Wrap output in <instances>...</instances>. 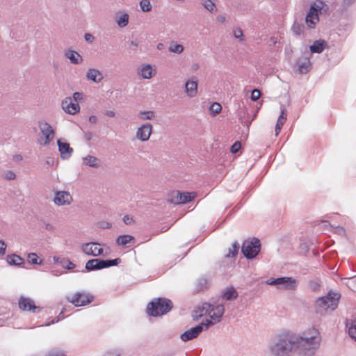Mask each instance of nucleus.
I'll list each match as a JSON object with an SVG mask.
<instances>
[{
    "label": "nucleus",
    "instance_id": "nucleus-2",
    "mask_svg": "<svg viewBox=\"0 0 356 356\" xmlns=\"http://www.w3.org/2000/svg\"><path fill=\"white\" fill-rule=\"evenodd\" d=\"M225 308L222 305H218L215 307L209 303H203L202 306L197 307L194 310V317L198 318L205 315H208L210 320H207L204 323L206 327L219 322L224 313Z\"/></svg>",
    "mask_w": 356,
    "mask_h": 356
},
{
    "label": "nucleus",
    "instance_id": "nucleus-3",
    "mask_svg": "<svg viewBox=\"0 0 356 356\" xmlns=\"http://www.w3.org/2000/svg\"><path fill=\"white\" fill-rule=\"evenodd\" d=\"M172 302L166 298H155L147 307V312L149 316H159L171 310Z\"/></svg>",
    "mask_w": 356,
    "mask_h": 356
},
{
    "label": "nucleus",
    "instance_id": "nucleus-34",
    "mask_svg": "<svg viewBox=\"0 0 356 356\" xmlns=\"http://www.w3.org/2000/svg\"><path fill=\"white\" fill-rule=\"evenodd\" d=\"M154 116V113L151 111L140 112L138 114V117L142 120H151Z\"/></svg>",
    "mask_w": 356,
    "mask_h": 356
},
{
    "label": "nucleus",
    "instance_id": "nucleus-54",
    "mask_svg": "<svg viewBox=\"0 0 356 356\" xmlns=\"http://www.w3.org/2000/svg\"><path fill=\"white\" fill-rule=\"evenodd\" d=\"M62 355H63V353H58V354H56V355H54V356H62Z\"/></svg>",
    "mask_w": 356,
    "mask_h": 356
},
{
    "label": "nucleus",
    "instance_id": "nucleus-10",
    "mask_svg": "<svg viewBox=\"0 0 356 356\" xmlns=\"http://www.w3.org/2000/svg\"><path fill=\"white\" fill-rule=\"evenodd\" d=\"M19 307L22 311L31 312L33 313H38L41 308L35 305L34 301L26 297H20L18 301Z\"/></svg>",
    "mask_w": 356,
    "mask_h": 356
},
{
    "label": "nucleus",
    "instance_id": "nucleus-7",
    "mask_svg": "<svg viewBox=\"0 0 356 356\" xmlns=\"http://www.w3.org/2000/svg\"><path fill=\"white\" fill-rule=\"evenodd\" d=\"M260 241L257 238L245 241L242 246V252L247 258L255 257L260 251Z\"/></svg>",
    "mask_w": 356,
    "mask_h": 356
},
{
    "label": "nucleus",
    "instance_id": "nucleus-25",
    "mask_svg": "<svg viewBox=\"0 0 356 356\" xmlns=\"http://www.w3.org/2000/svg\"><path fill=\"white\" fill-rule=\"evenodd\" d=\"M134 240V238L131 235H121L117 238L116 243L118 245L124 246Z\"/></svg>",
    "mask_w": 356,
    "mask_h": 356
},
{
    "label": "nucleus",
    "instance_id": "nucleus-43",
    "mask_svg": "<svg viewBox=\"0 0 356 356\" xmlns=\"http://www.w3.org/2000/svg\"><path fill=\"white\" fill-rule=\"evenodd\" d=\"M5 178L8 180L14 179L15 178V174L12 171H8L5 174Z\"/></svg>",
    "mask_w": 356,
    "mask_h": 356
},
{
    "label": "nucleus",
    "instance_id": "nucleus-44",
    "mask_svg": "<svg viewBox=\"0 0 356 356\" xmlns=\"http://www.w3.org/2000/svg\"><path fill=\"white\" fill-rule=\"evenodd\" d=\"M234 36L243 40V32L241 29H236L234 31Z\"/></svg>",
    "mask_w": 356,
    "mask_h": 356
},
{
    "label": "nucleus",
    "instance_id": "nucleus-19",
    "mask_svg": "<svg viewBox=\"0 0 356 356\" xmlns=\"http://www.w3.org/2000/svg\"><path fill=\"white\" fill-rule=\"evenodd\" d=\"M287 118V113L285 109H282L276 123L275 126V136H277L282 130L283 124L286 122Z\"/></svg>",
    "mask_w": 356,
    "mask_h": 356
},
{
    "label": "nucleus",
    "instance_id": "nucleus-6",
    "mask_svg": "<svg viewBox=\"0 0 356 356\" xmlns=\"http://www.w3.org/2000/svg\"><path fill=\"white\" fill-rule=\"evenodd\" d=\"M323 2L319 1L315 2L310 8L306 16V24L309 28H314L319 21V14L321 13Z\"/></svg>",
    "mask_w": 356,
    "mask_h": 356
},
{
    "label": "nucleus",
    "instance_id": "nucleus-1",
    "mask_svg": "<svg viewBox=\"0 0 356 356\" xmlns=\"http://www.w3.org/2000/svg\"><path fill=\"white\" fill-rule=\"evenodd\" d=\"M303 337L286 334L281 337L279 341L272 347L275 355H285L296 348H299V356H312L314 349L319 345L321 337L315 328L305 332Z\"/></svg>",
    "mask_w": 356,
    "mask_h": 356
},
{
    "label": "nucleus",
    "instance_id": "nucleus-40",
    "mask_svg": "<svg viewBox=\"0 0 356 356\" xmlns=\"http://www.w3.org/2000/svg\"><path fill=\"white\" fill-rule=\"evenodd\" d=\"M261 96V92L258 89H254L251 92V99L253 102H255L259 99Z\"/></svg>",
    "mask_w": 356,
    "mask_h": 356
},
{
    "label": "nucleus",
    "instance_id": "nucleus-32",
    "mask_svg": "<svg viewBox=\"0 0 356 356\" xmlns=\"http://www.w3.org/2000/svg\"><path fill=\"white\" fill-rule=\"evenodd\" d=\"M140 6L143 12H149L152 10V4L149 0H141Z\"/></svg>",
    "mask_w": 356,
    "mask_h": 356
},
{
    "label": "nucleus",
    "instance_id": "nucleus-17",
    "mask_svg": "<svg viewBox=\"0 0 356 356\" xmlns=\"http://www.w3.org/2000/svg\"><path fill=\"white\" fill-rule=\"evenodd\" d=\"M185 91L188 97H195L197 92V81L196 78L192 77L185 84Z\"/></svg>",
    "mask_w": 356,
    "mask_h": 356
},
{
    "label": "nucleus",
    "instance_id": "nucleus-12",
    "mask_svg": "<svg viewBox=\"0 0 356 356\" xmlns=\"http://www.w3.org/2000/svg\"><path fill=\"white\" fill-rule=\"evenodd\" d=\"M62 107L66 113L72 115L79 113L80 110L79 105L72 102L70 97H67L62 102Z\"/></svg>",
    "mask_w": 356,
    "mask_h": 356
},
{
    "label": "nucleus",
    "instance_id": "nucleus-27",
    "mask_svg": "<svg viewBox=\"0 0 356 356\" xmlns=\"http://www.w3.org/2000/svg\"><path fill=\"white\" fill-rule=\"evenodd\" d=\"M170 201L175 204H182L181 193L177 191H173L170 195Z\"/></svg>",
    "mask_w": 356,
    "mask_h": 356
},
{
    "label": "nucleus",
    "instance_id": "nucleus-47",
    "mask_svg": "<svg viewBox=\"0 0 356 356\" xmlns=\"http://www.w3.org/2000/svg\"><path fill=\"white\" fill-rule=\"evenodd\" d=\"M65 263H66L65 267L67 269H72L75 267V265L72 261H70L69 260L65 261Z\"/></svg>",
    "mask_w": 356,
    "mask_h": 356
},
{
    "label": "nucleus",
    "instance_id": "nucleus-55",
    "mask_svg": "<svg viewBox=\"0 0 356 356\" xmlns=\"http://www.w3.org/2000/svg\"><path fill=\"white\" fill-rule=\"evenodd\" d=\"M58 258L57 257H54V261H56V262H58Z\"/></svg>",
    "mask_w": 356,
    "mask_h": 356
},
{
    "label": "nucleus",
    "instance_id": "nucleus-46",
    "mask_svg": "<svg viewBox=\"0 0 356 356\" xmlns=\"http://www.w3.org/2000/svg\"><path fill=\"white\" fill-rule=\"evenodd\" d=\"M83 95L81 92H76L73 95V98L76 102L80 101L82 99Z\"/></svg>",
    "mask_w": 356,
    "mask_h": 356
},
{
    "label": "nucleus",
    "instance_id": "nucleus-33",
    "mask_svg": "<svg viewBox=\"0 0 356 356\" xmlns=\"http://www.w3.org/2000/svg\"><path fill=\"white\" fill-rule=\"evenodd\" d=\"M23 259L18 255L13 254L9 257L8 262L14 265H20L22 263Z\"/></svg>",
    "mask_w": 356,
    "mask_h": 356
},
{
    "label": "nucleus",
    "instance_id": "nucleus-35",
    "mask_svg": "<svg viewBox=\"0 0 356 356\" xmlns=\"http://www.w3.org/2000/svg\"><path fill=\"white\" fill-rule=\"evenodd\" d=\"M169 50L173 53L180 54L184 51V47L181 44H174L170 46Z\"/></svg>",
    "mask_w": 356,
    "mask_h": 356
},
{
    "label": "nucleus",
    "instance_id": "nucleus-50",
    "mask_svg": "<svg viewBox=\"0 0 356 356\" xmlns=\"http://www.w3.org/2000/svg\"><path fill=\"white\" fill-rule=\"evenodd\" d=\"M104 356H119L115 352H108Z\"/></svg>",
    "mask_w": 356,
    "mask_h": 356
},
{
    "label": "nucleus",
    "instance_id": "nucleus-8",
    "mask_svg": "<svg viewBox=\"0 0 356 356\" xmlns=\"http://www.w3.org/2000/svg\"><path fill=\"white\" fill-rule=\"evenodd\" d=\"M120 259L113 260H101L99 259H93L88 261L86 264V269L88 271L99 270L118 264Z\"/></svg>",
    "mask_w": 356,
    "mask_h": 356
},
{
    "label": "nucleus",
    "instance_id": "nucleus-11",
    "mask_svg": "<svg viewBox=\"0 0 356 356\" xmlns=\"http://www.w3.org/2000/svg\"><path fill=\"white\" fill-rule=\"evenodd\" d=\"M82 251L87 255L97 257L102 254L103 249L101 245L97 243H86L81 247Z\"/></svg>",
    "mask_w": 356,
    "mask_h": 356
},
{
    "label": "nucleus",
    "instance_id": "nucleus-30",
    "mask_svg": "<svg viewBox=\"0 0 356 356\" xmlns=\"http://www.w3.org/2000/svg\"><path fill=\"white\" fill-rule=\"evenodd\" d=\"M129 15L127 13L121 15L117 20V24L120 27H124L128 24L129 22Z\"/></svg>",
    "mask_w": 356,
    "mask_h": 356
},
{
    "label": "nucleus",
    "instance_id": "nucleus-42",
    "mask_svg": "<svg viewBox=\"0 0 356 356\" xmlns=\"http://www.w3.org/2000/svg\"><path fill=\"white\" fill-rule=\"evenodd\" d=\"M123 222L126 225H131V224L134 223V219L133 216L126 215L123 218Z\"/></svg>",
    "mask_w": 356,
    "mask_h": 356
},
{
    "label": "nucleus",
    "instance_id": "nucleus-13",
    "mask_svg": "<svg viewBox=\"0 0 356 356\" xmlns=\"http://www.w3.org/2000/svg\"><path fill=\"white\" fill-rule=\"evenodd\" d=\"M203 325H197L195 327L186 331L181 335V339L184 341H187L197 337L203 330Z\"/></svg>",
    "mask_w": 356,
    "mask_h": 356
},
{
    "label": "nucleus",
    "instance_id": "nucleus-48",
    "mask_svg": "<svg viewBox=\"0 0 356 356\" xmlns=\"http://www.w3.org/2000/svg\"><path fill=\"white\" fill-rule=\"evenodd\" d=\"M85 39L88 42H92L94 40V37L91 34L86 33L85 35Z\"/></svg>",
    "mask_w": 356,
    "mask_h": 356
},
{
    "label": "nucleus",
    "instance_id": "nucleus-14",
    "mask_svg": "<svg viewBox=\"0 0 356 356\" xmlns=\"http://www.w3.org/2000/svg\"><path fill=\"white\" fill-rule=\"evenodd\" d=\"M152 130V127L150 124H145L138 129L136 136L139 140L146 141L149 138Z\"/></svg>",
    "mask_w": 356,
    "mask_h": 356
},
{
    "label": "nucleus",
    "instance_id": "nucleus-4",
    "mask_svg": "<svg viewBox=\"0 0 356 356\" xmlns=\"http://www.w3.org/2000/svg\"><path fill=\"white\" fill-rule=\"evenodd\" d=\"M340 298L339 293L330 291L326 296L316 302V312L323 314L328 309L334 310L338 306Z\"/></svg>",
    "mask_w": 356,
    "mask_h": 356
},
{
    "label": "nucleus",
    "instance_id": "nucleus-20",
    "mask_svg": "<svg viewBox=\"0 0 356 356\" xmlns=\"http://www.w3.org/2000/svg\"><path fill=\"white\" fill-rule=\"evenodd\" d=\"M295 280H292L291 277H280L276 280H274L270 282V284H286V287L289 289H294L295 288Z\"/></svg>",
    "mask_w": 356,
    "mask_h": 356
},
{
    "label": "nucleus",
    "instance_id": "nucleus-18",
    "mask_svg": "<svg viewBox=\"0 0 356 356\" xmlns=\"http://www.w3.org/2000/svg\"><path fill=\"white\" fill-rule=\"evenodd\" d=\"M238 297V292L234 286L227 287L222 293V298L225 300H232L236 299Z\"/></svg>",
    "mask_w": 356,
    "mask_h": 356
},
{
    "label": "nucleus",
    "instance_id": "nucleus-22",
    "mask_svg": "<svg viewBox=\"0 0 356 356\" xmlns=\"http://www.w3.org/2000/svg\"><path fill=\"white\" fill-rule=\"evenodd\" d=\"M140 74L144 79H150L154 75L155 70L150 65H145L141 67Z\"/></svg>",
    "mask_w": 356,
    "mask_h": 356
},
{
    "label": "nucleus",
    "instance_id": "nucleus-31",
    "mask_svg": "<svg viewBox=\"0 0 356 356\" xmlns=\"http://www.w3.org/2000/svg\"><path fill=\"white\" fill-rule=\"evenodd\" d=\"M221 110H222L221 105L217 102L213 103L209 107L210 113L213 115H216L220 113Z\"/></svg>",
    "mask_w": 356,
    "mask_h": 356
},
{
    "label": "nucleus",
    "instance_id": "nucleus-23",
    "mask_svg": "<svg viewBox=\"0 0 356 356\" xmlns=\"http://www.w3.org/2000/svg\"><path fill=\"white\" fill-rule=\"evenodd\" d=\"M325 45L326 42L324 40H316L310 46V50L313 53H321Z\"/></svg>",
    "mask_w": 356,
    "mask_h": 356
},
{
    "label": "nucleus",
    "instance_id": "nucleus-24",
    "mask_svg": "<svg viewBox=\"0 0 356 356\" xmlns=\"http://www.w3.org/2000/svg\"><path fill=\"white\" fill-rule=\"evenodd\" d=\"M311 69V63L308 58H305L298 65V71L300 74H306Z\"/></svg>",
    "mask_w": 356,
    "mask_h": 356
},
{
    "label": "nucleus",
    "instance_id": "nucleus-21",
    "mask_svg": "<svg viewBox=\"0 0 356 356\" xmlns=\"http://www.w3.org/2000/svg\"><path fill=\"white\" fill-rule=\"evenodd\" d=\"M87 78L94 82H99L102 80V74L97 70L90 69L87 72Z\"/></svg>",
    "mask_w": 356,
    "mask_h": 356
},
{
    "label": "nucleus",
    "instance_id": "nucleus-52",
    "mask_svg": "<svg viewBox=\"0 0 356 356\" xmlns=\"http://www.w3.org/2000/svg\"><path fill=\"white\" fill-rule=\"evenodd\" d=\"M218 20L221 22H224L225 20V18L224 17H218Z\"/></svg>",
    "mask_w": 356,
    "mask_h": 356
},
{
    "label": "nucleus",
    "instance_id": "nucleus-53",
    "mask_svg": "<svg viewBox=\"0 0 356 356\" xmlns=\"http://www.w3.org/2000/svg\"><path fill=\"white\" fill-rule=\"evenodd\" d=\"M108 115L111 117H113L114 116V113L113 111H109L108 112Z\"/></svg>",
    "mask_w": 356,
    "mask_h": 356
},
{
    "label": "nucleus",
    "instance_id": "nucleus-49",
    "mask_svg": "<svg viewBox=\"0 0 356 356\" xmlns=\"http://www.w3.org/2000/svg\"><path fill=\"white\" fill-rule=\"evenodd\" d=\"M97 117H96V116H95V115H92V116H90V117L89 118V121H90V122H91V123H95V122H97Z\"/></svg>",
    "mask_w": 356,
    "mask_h": 356
},
{
    "label": "nucleus",
    "instance_id": "nucleus-36",
    "mask_svg": "<svg viewBox=\"0 0 356 356\" xmlns=\"http://www.w3.org/2000/svg\"><path fill=\"white\" fill-rule=\"evenodd\" d=\"M29 261L33 264H41L42 261L38 262V257L35 253H30L28 255Z\"/></svg>",
    "mask_w": 356,
    "mask_h": 356
},
{
    "label": "nucleus",
    "instance_id": "nucleus-28",
    "mask_svg": "<svg viewBox=\"0 0 356 356\" xmlns=\"http://www.w3.org/2000/svg\"><path fill=\"white\" fill-rule=\"evenodd\" d=\"M84 163L90 167H97L98 159L92 156H87L83 159Z\"/></svg>",
    "mask_w": 356,
    "mask_h": 356
},
{
    "label": "nucleus",
    "instance_id": "nucleus-5",
    "mask_svg": "<svg viewBox=\"0 0 356 356\" xmlns=\"http://www.w3.org/2000/svg\"><path fill=\"white\" fill-rule=\"evenodd\" d=\"M67 300L75 307H81L90 304L93 301L94 297L86 291H78L66 297Z\"/></svg>",
    "mask_w": 356,
    "mask_h": 356
},
{
    "label": "nucleus",
    "instance_id": "nucleus-29",
    "mask_svg": "<svg viewBox=\"0 0 356 356\" xmlns=\"http://www.w3.org/2000/svg\"><path fill=\"white\" fill-rule=\"evenodd\" d=\"M196 195L195 193L184 192L181 193V200L182 204H185L193 200L195 197Z\"/></svg>",
    "mask_w": 356,
    "mask_h": 356
},
{
    "label": "nucleus",
    "instance_id": "nucleus-38",
    "mask_svg": "<svg viewBox=\"0 0 356 356\" xmlns=\"http://www.w3.org/2000/svg\"><path fill=\"white\" fill-rule=\"evenodd\" d=\"M202 3L204 8L209 11H213L215 8L214 3L211 0H204Z\"/></svg>",
    "mask_w": 356,
    "mask_h": 356
},
{
    "label": "nucleus",
    "instance_id": "nucleus-15",
    "mask_svg": "<svg viewBox=\"0 0 356 356\" xmlns=\"http://www.w3.org/2000/svg\"><path fill=\"white\" fill-rule=\"evenodd\" d=\"M57 144L61 158L63 159H69L73 152V149L70 147V144L62 142L61 140H58Z\"/></svg>",
    "mask_w": 356,
    "mask_h": 356
},
{
    "label": "nucleus",
    "instance_id": "nucleus-39",
    "mask_svg": "<svg viewBox=\"0 0 356 356\" xmlns=\"http://www.w3.org/2000/svg\"><path fill=\"white\" fill-rule=\"evenodd\" d=\"M349 335L356 341V322H355L348 330Z\"/></svg>",
    "mask_w": 356,
    "mask_h": 356
},
{
    "label": "nucleus",
    "instance_id": "nucleus-41",
    "mask_svg": "<svg viewBox=\"0 0 356 356\" xmlns=\"http://www.w3.org/2000/svg\"><path fill=\"white\" fill-rule=\"evenodd\" d=\"M241 147V144L240 142H235L231 147V152L232 153H236Z\"/></svg>",
    "mask_w": 356,
    "mask_h": 356
},
{
    "label": "nucleus",
    "instance_id": "nucleus-51",
    "mask_svg": "<svg viewBox=\"0 0 356 356\" xmlns=\"http://www.w3.org/2000/svg\"><path fill=\"white\" fill-rule=\"evenodd\" d=\"M163 47H164V45H163V43H159V44H157V49H159V50L163 49Z\"/></svg>",
    "mask_w": 356,
    "mask_h": 356
},
{
    "label": "nucleus",
    "instance_id": "nucleus-45",
    "mask_svg": "<svg viewBox=\"0 0 356 356\" xmlns=\"http://www.w3.org/2000/svg\"><path fill=\"white\" fill-rule=\"evenodd\" d=\"M6 245L3 241H0V254L3 255L6 252Z\"/></svg>",
    "mask_w": 356,
    "mask_h": 356
},
{
    "label": "nucleus",
    "instance_id": "nucleus-9",
    "mask_svg": "<svg viewBox=\"0 0 356 356\" xmlns=\"http://www.w3.org/2000/svg\"><path fill=\"white\" fill-rule=\"evenodd\" d=\"M39 127L42 134L44 136V139L38 140L39 143L42 145H47L54 139L55 132L51 126L47 122L42 120L39 122Z\"/></svg>",
    "mask_w": 356,
    "mask_h": 356
},
{
    "label": "nucleus",
    "instance_id": "nucleus-37",
    "mask_svg": "<svg viewBox=\"0 0 356 356\" xmlns=\"http://www.w3.org/2000/svg\"><path fill=\"white\" fill-rule=\"evenodd\" d=\"M239 249L238 243H234L232 249L229 250V252L227 254V257H234L237 254Z\"/></svg>",
    "mask_w": 356,
    "mask_h": 356
},
{
    "label": "nucleus",
    "instance_id": "nucleus-26",
    "mask_svg": "<svg viewBox=\"0 0 356 356\" xmlns=\"http://www.w3.org/2000/svg\"><path fill=\"white\" fill-rule=\"evenodd\" d=\"M66 56L72 63L77 64L81 60V56L76 51H69L66 53Z\"/></svg>",
    "mask_w": 356,
    "mask_h": 356
},
{
    "label": "nucleus",
    "instance_id": "nucleus-16",
    "mask_svg": "<svg viewBox=\"0 0 356 356\" xmlns=\"http://www.w3.org/2000/svg\"><path fill=\"white\" fill-rule=\"evenodd\" d=\"M72 200L71 195L65 191L57 192L55 195L54 202L57 205L69 204Z\"/></svg>",
    "mask_w": 356,
    "mask_h": 356
}]
</instances>
